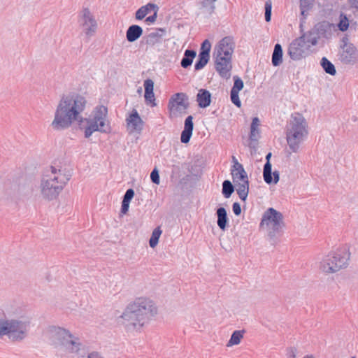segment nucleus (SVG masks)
Instances as JSON below:
<instances>
[{"label":"nucleus","instance_id":"cd10ccee","mask_svg":"<svg viewBox=\"0 0 358 358\" xmlns=\"http://www.w3.org/2000/svg\"><path fill=\"white\" fill-rule=\"evenodd\" d=\"M244 331H235L232 334L231 338L228 341L227 346L231 347L238 345L243 338Z\"/></svg>","mask_w":358,"mask_h":358},{"label":"nucleus","instance_id":"37998d69","mask_svg":"<svg viewBox=\"0 0 358 358\" xmlns=\"http://www.w3.org/2000/svg\"><path fill=\"white\" fill-rule=\"evenodd\" d=\"M88 358H101V357L98 353L92 352L88 355Z\"/></svg>","mask_w":358,"mask_h":358},{"label":"nucleus","instance_id":"4468645a","mask_svg":"<svg viewBox=\"0 0 358 358\" xmlns=\"http://www.w3.org/2000/svg\"><path fill=\"white\" fill-rule=\"evenodd\" d=\"M215 67L219 75L224 79H229L231 74V59L224 57H214Z\"/></svg>","mask_w":358,"mask_h":358},{"label":"nucleus","instance_id":"58836bf2","mask_svg":"<svg viewBox=\"0 0 358 358\" xmlns=\"http://www.w3.org/2000/svg\"><path fill=\"white\" fill-rule=\"evenodd\" d=\"M157 12H158V10H154L153 15L148 16V17L145 18V21L148 24H153L154 22H155V21L157 20Z\"/></svg>","mask_w":358,"mask_h":358},{"label":"nucleus","instance_id":"e433bc0d","mask_svg":"<svg viewBox=\"0 0 358 358\" xmlns=\"http://www.w3.org/2000/svg\"><path fill=\"white\" fill-rule=\"evenodd\" d=\"M349 23L348 20L346 17V16L341 15V20L338 24L339 29L344 31H346L348 28Z\"/></svg>","mask_w":358,"mask_h":358},{"label":"nucleus","instance_id":"0eeeda50","mask_svg":"<svg viewBox=\"0 0 358 358\" xmlns=\"http://www.w3.org/2000/svg\"><path fill=\"white\" fill-rule=\"evenodd\" d=\"M306 134L304 118L299 114L293 116L290 128L287 133V143L293 152L298 150L299 143L303 141Z\"/></svg>","mask_w":358,"mask_h":358},{"label":"nucleus","instance_id":"c756f323","mask_svg":"<svg viewBox=\"0 0 358 358\" xmlns=\"http://www.w3.org/2000/svg\"><path fill=\"white\" fill-rule=\"evenodd\" d=\"M210 55H206L203 53L199 54L198 60L196 62L194 69L196 71L202 69L208 62Z\"/></svg>","mask_w":358,"mask_h":358},{"label":"nucleus","instance_id":"393cba45","mask_svg":"<svg viewBox=\"0 0 358 358\" xmlns=\"http://www.w3.org/2000/svg\"><path fill=\"white\" fill-rule=\"evenodd\" d=\"M282 62V50L280 44H276L272 55V64L273 66H279Z\"/></svg>","mask_w":358,"mask_h":358},{"label":"nucleus","instance_id":"7ed1b4c3","mask_svg":"<svg viewBox=\"0 0 358 358\" xmlns=\"http://www.w3.org/2000/svg\"><path fill=\"white\" fill-rule=\"evenodd\" d=\"M70 175L59 166H51L41 182V193L44 198L55 199L70 179Z\"/></svg>","mask_w":358,"mask_h":358},{"label":"nucleus","instance_id":"473e14b6","mask_svg":"<svg viewBox=\"0 0 358 358\" xmlns=\"http://www.w3.org/2000/svg\"><path fill=\"white\" fill-rule=\"evenodd\" d=\"M234 190V186L230 181H224L222 184V193L226 198H229L233 193Z\"/></svg>","mask_w":358,"mask_h":358},{"label":"nucleus","instance_id":"a878e982","mask_svg":"<svg viewBox=\"0 0 358 358\" xmlns=\"http://www.w3.org/2000/svg\"><path fill=\"white\" fill-rule=\"evenodd\" d=\"M195 57L196 52L194 50H186L184 54V57L181 61L182 67L185 69L189 67L192 64Z\"/></svg>","mask_w":358,"mask_h":358},{"label":"nucleus","instance_id":"aec40b11","mask_svg":"<svg viewBox=\"0 0 358 358\" xmlns=\"http://www.w3.org/2000/svg\"><path fill=\"white\" fill-rule=\"evenodd\" d=\"M196 101L199 107L206 108L210 104L211 94L208 90L201 89L197 94Z\"/></svg>","mask_w":358,"mask_h":358},{"label":"nucleus","instance_id":"39448f33","mask_svg":"<svg viewBox=\"0 0 358 358\" xmlns=\"http://www.w3.org/2000/svg\"><path fill=\"white\" fill-rule=\"evenodd\" d=\"M87 127L85 129V136L89 138L95 131L103 133L110 130V122L108 120V108L104 106H98L93 112L92 118L85 119Z\"/></svg>","mask_w":358,"mask_h":358},{"label":"nucleus","instance_id":"412c9836","mask_svg":"<svg viewBox=\"0 0 358 358\" xmlns=\"http://www.w3.org/2000/svg\"><path fill=\"white\" fill-rule=\"evenodd\" d=\"M154 10H159L156 4L148 3L145 6H141L137 10L135 14L136 19L138 20H143L148 14Z\"/></svg>","mask_w":358,"mask_h":358},{"label":"nucleus","instance_id":"f8f14e48","mask_svg":"<svg viewBox=\"0 0 358 358\" xmlns=\"http://www.w3.org/2000/svg\"><path fill=\"white\" fill-rule=\"evenodd\" d=\"M235 47L234 40L230 36L221 39L215 46L213 57L231 59Z\"/></svg>","mask_w":358,"mask_h":358},{"label":"nucleus","instance_id":"dca6fc26","mask_svg":"<svg viewBox=\"0 0 358 358\" xmlns=\"http://www.w3.org/2000/svg\"><path fill=\"white\" fill-rule=\"evenodd\" d=\"M271 156V153H268L266 155V163L265 164L264 166V171H263V177L264 181L267 184L274 183L276 184L279 181L280 176L279 173L277 171H275L273 173V178H272V173H271V164L270 163V157Z\"/></svg>","mask_w":358,"mask_h":358},{"label":"nucleus","instance_id":"2eb2a0df","mask_svg":"<svg viewBox=\"0 0 358 358\" xmlns=\"http://www.w3.org/2000/svg\"><path fill=\"white\" fill-rule=\"evenodd\" d=\"M82 26L87 34H91L96 29V22L87 8L83 9L81 15Z\"/></svg>","mask_w":358,"mask_h":358},{"label":"nucleus","instance_id":"6e6552de","mask_svg":"<svg viewBox=\"0 0 358 358\" xmlns=\"http://www.w3.org/2000/svg\"><path fill=\"white\" fill-rule=\"evenodd\" d=\"M284 226L282 215L273 208L264 214L260 227L265 229L272 238L278 235Z\"/></svg>","mask_w":358,"mask_h":358},{"label":"nucleus","instance_id":"f3484780","mask_svg":"<svg viewBox=\"0 0 358 358\" xmlns=\"http://www.w3.org/2000/svg\"><path fill=\"white\" fill-rule=\"evenodd\" d=\"M234 83L230 94L231 101L234 105L240 108L241 102L239 99L238 93L243 88L244 85L243 80L238 76H234Z\"/></svg>","mask_w":358,"mask_h":358},{"label":"nucleus","instance_id":"4c0bfd02","mask_svg":"<svg viewBox=\"0 0 358 358\" xmlns=\"http://www.w3.org/2000/svg\"><path fill=\"white\" fill-rule=\"evenodd\" d=\"M150 178H151V180L152 181V182L157 184V185H159V173H158V171L155 169L151 174H150Z\"/></svg>","mask_w":358,"mask_h":358},{"label":"nucleus","instance_id":"9b49d317","mask_svg":"<svg viewBox=\"0 0 358 358\" xmlns=\"http://www.w3.org/2000/svg\"><path fill=\"white\" fill-rule=\"evenodd\" d=\"M26 325L15 321H0V336L8 335L12 340L22 339L25 336Z\"/></svg>","mask_w":358,"mask_h":358},{"label":"nucleus","instance_id":"c85d7f7f","mask_svg":"<svg viewBox=\"0 0 358 358\" xmlns=\"http://www.w3.org/2000/svg\"><path fill=\"white\" fill-rule=\"evenodd\" d=\"M259 120L257 117H254L250 127V138L252 140H257L259 135Z\"/></svg>","mask_w":358,"mask_h":358},{"label":"nucleus","instance_id":"bb28decb","mask_svg":"<svg viewBox=\"0 0 358 358\" xmlns=\"http://www.w3.org/2000/svg\"><path fill=\"white\" fill-rule=\"evenodd\" d=\"M217 225L221 229L224 230L227 222L226 210L224 208H220L217 210Z\"/></svg>","mask_w":358,"mask_h":358},{"label":"nucleus","instance_id":"c03bdc74","mask_svg":"<svg viewBox=\"0 0 358 358\" xmlns=\"http://www.w3.org/2000/svg\"><path fill=\"white\" fill-rule=\"evenodd\" d=\"M352 3L355 8H358V0H352Z\"/></svg>","mask_w":358,"mask_h":358},{"label":"nucleus","instance_id":"a18cd8bd","mask_svg":"<svg viewBox=\"0 0 358 358\" xmlns=\"http://www.w3.org/2000/svg\"><path fill=\"white\" fill-rule=\"evenodd\" d=\"M216 0H204L203 4L214 3Z\"/></svg>","mask_w":358,"mask_h":358},{"label":"nucleus","instance_id":"4be33fe9","mask_svg":"<svg viewBox=\"0 0 358 358\" xmlns=\"http://www.w3.org/2000/svg\"><path fill=\"white\" fill-rule=\"evenodd\" d=\"M143 34V29L138 25L130 26L126 33L127 39L129 42L136 41Z\"/></svg>","mask_w":358,"mask_h":358},{"label":"nucleus","instance_id":"423d86ee","mask_svg":"<svg viewBox=\"0 0 358 358\" xmlns=\"http://www.w3.org/2000/svg\"><path fill=\"white\" fill-rule=\"evenodd\" d=\"M234 164L231 169L233 182L237 194L242 201H245L249 193V179L243 165L233 157Z\"/></svg>","mask_w":358,"mask_h":358},{"label":"nucleus","instance_id":"49530a36","mask_svg":"<svg viewBox=\"0 0 358 358\" xmlns=\"http://www.w3.org/2000/svg\"><path fill=\"white\" fill-rule=\"evenodd\" d=\"M303 358H316V357L313 355H308L304 356Z\"/></svg>","mask_w":358,"mask_h":358},{"label":"nucleus","instance_id":"5701e85b","mask_svg":"<svg viewBox=\"0 0 358 358\" xmlns=\"http://www.w3.org/2000/svg\"><path fill=\"white\" fill-rule=\"evenodd\" d=\"M288 53L292 59H300L303 57V51L297 43H292L288 50Z\"/></svg>","mask_w":358,"mask_h":358},{"label":"nucleus","instance_id":"b1692460","mask_svg":"<svg viewBox=\"0 0 358 358\" xmlns=\"http://www.w3.org/2000/svg\"><path fill=\"white\" fill-rule=\"evenodd\" d=\"M342 56L345 62H355L357 59V49L353 46H346Z\"/></svg>","mask_w":358,"mask_h":358},{"label":"nucleus","instance_id":"6ab92c4d","mask_svg":"<svg viewBox=\"0 0 358 358\" xmlns=\"http://www.w3.org/2000/svg\"><path fill=\"white\" fill-rule=\"evenodd\" d=\"M145 94L144 97L148 103L152 106H156L154 90V83L151 79H147L144 81Z\"/></svg>","mask_w":358,"mask_h":358},{"label":"nucleus","instance_id":"72a5a7b5","mask_svg":"<svg viewBox=\"0 0 358 358\" xmlns=\"http://www.w3.org/2000/svg\"><path fill=\"white\" fill-rule=\"evenodd\" d=\"M160 36L157 33H151L148 35L147 43L150 45H154L156 43H160Z\"/></svg>","mask_w":358,"mask_h":358},{"label":"nucleus","instance_id":"79ce46f5","mask_svg":"<svg viewBox=\"0 0 358 358\" xmlns=\"http://www.w3.org/2000/svg\"><path fill=\"white\" fill-rule=\"evenodd\" d=\"M233 211L235 215H239L241 212V206L238 203H234L232 206Z\"/></svg>","mask_w":358,"mask_h":358},{"label":"nucleus","instance_id":"f257e3e1","mask_svg":"<svg viewBox=\"0 0 358 358\" xmlns=\"http://www.w3.org/2000/svg\"><path fill=\"white\" fill-rule=\"evenodd\" d=\"M157 312L151 299L138 297L129 303L121 315V324L128 330H138L147 324Z\"/></svg>","mask_w":358,"mask_h":358},{"label":"nucleus","instance_id":"20e7f679","mask_svg":"<svg viewBox=\"0 0 358 358\" xmlns=\"http://www.w3.org/2000/svg\"><path fill=\"white\" fill-rule=\"evenodd\" d=\"M46 336L50 345L60 348L65 352H77L80 349L78 338L64 329L52 327L48 330Z\"/></svg>","mask_w":358,"mask_h":358},{"label":"nucleus","instance_id":"ddd939ff","mask_svg":"<svg viewBox=\"0 0 358 358\" xmlns=\"http://www.w3.org/2000/svg\"><path fill=\"white\" fill-rule=\"evenodd\" d=\"M126 124L129 133H141L143 128L144 122L140 117L138 111L134 109L127 117Z\"/></svg>","mask_w":358,"mask_h":358},{"label":"nucleus","instance_id":"c9c22d12","mask_svg":"<svg viewBox=\"0 0 358 358\" xmlns=\"http://www.w3.org/2000/svg\"><path fill=\"white\" fill-rule=\"evenodd\" d=\"M272 3L270 0L265 3V20L266 22L271 21Z\"/></svg>","mask_w":358,"mask_h":358},{"label":"nucleus","instance_id":"f704fd0d","mask_svg":"<svg viewBox=\"0 0 358 358\" xmlns=\"http://www.w3.org/2000/svg\"><path fill=\"white\" fill-rule=\"evenodd\" d=\"M211 49V43L208 40H205L201 47V50L199 53L205 54L206 55H210V51Z\"/></svg>","mask_w":358,"mask_h":358},{"label":"nucleus","instance_id":"de8ad7c7","mask_svg":"<svg viewBox=\"0 0 358 358\" xmlns=\"http://www.w3.org/2000/svg\"><path fill=\"white\" fill-rule=\"evenodd\" d=\"M351 358H355V357H351Z\"/></svg>","mask_w":358,"mask_h":358},{"label":"nucleus","instance_id":"f03ea898","mask_svg":"<svg viewBox=\"0 0 358 358\" xmlns=\"http://www.w3.org/2000/svg\"><path fill=\"white\" fill-rule=\"evenodd\" d=\"M87 101L78 94H71L60 100L52 122V127L56 130L71 127L75 121H80L81 113L85 110Z\"/></svg>","mask_w":358,"mask_h":358},{"label":"nucleus","instance_id":"2f4dec72","mask_svg":"<svg viewBox=\"0 0 358 358\" xmlns=\"http://www.w3.org/2000/svg\"><path fill=\"white\" fill-rule=\"evenodd\" d=\"M321 64H322V66L323 67V69H324V71L327 73H329L331 76H334L336 74V71L334 66L327 58L323 57L322 59Z\"/></svg>","mask_w":358,"mask_h":358},{"label":"nucleus","instance_id":"7c9ffc66","mask_svg":"<svg viewBox=\"0 0 358 358\" xmlns=\"http://www.w3.org/2000/svg\"><path fill=\"white\" fill-rule=\"evenodd\" d=\"M162 233V231L159 227L154 229L149 241V244L151 248H154L157 246Z\"/></svg>","mask_w":358,"mask_h":358},{"label":"nucleus","instance_id":"9d476101","mask_svg":"<svg viewBox=\"0 0 358 358\" xmlns=\"http://www.w3.org/2000/svg\"><path fill=\"white\" fill-rule=\"evenodd\" d=\"M188 107V96L185 93L178 92L173 94L167 106L169 117L175 118L186 114Z\"/></svg>","mask_w":358,"mask_h":358},{"label":"nucleus","instance_id":"a19ab883","mask_svg":"<svg viewBox=\"0 0 358 358\" xmlns=\"http://www.w3.org/2000/svg\"><path fill=\"white\" fill-rule=\"evenodd\" d=\"M129 203H130L129 202L122 201V208H121V213L122 214H126L128 212Z\"/></svg>","mask_w":358,"mask_h":358},{"label":"nucleus","instance_id":"ea45409f","mask_svg":"<svg viewBox=\"0 0 358 358\" xmlns=\"http://www.w3.org/2000/svg\"><path fill=\"white\" fill-rule=\"evenodd\" d=\"M134 190L132 189H129L127 190V192L124 196L123 201L130 203V201L132 199V198L134 197Z\"/></svg>","mask_w":358,"mask_h":358},{"label":"nucleus","instance_id":"a211bd4d","mask_svg":"<svg viewBox=\"0 0 358 358\" xmlns=\"http://www.w3.org/2000/svg\"><path fill=\"white\" fill-rule=\"evenodd\" d=\"M193 129V117L192 115H189L185 120L184 129L180 136V141L182 143H187L189 142L192 136Z\"/></svg>","mask_w":358,"mask_h":358},{"label":"nucleus","instance_id":"1a4fd4ad","mask_svg":"<svg viewBox=\"0 0 358 358\" xmlns=\"http://www.w3.org/2000/svg\"><path fill=\"white\" fill-rule=\"evenodd\" d=\"M347 255L345 249H339L327 255L320 263V269L324 273H335L346 265Z\"/></svg>","mask_w":358,"mask_h":358}]
</instances>
